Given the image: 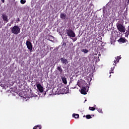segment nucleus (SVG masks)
<instances>
[{
	"mask_svg": "<svg viewBox=\"0 0 129 129\" xmlns=\"http://www.w3.org/2000/svg\"><path fill=\"white\" fill-rule=\"evenodd\" d=\"M11 29L12 34H14V35H18L21 33V29L18 26H14Z\"/></svg>",
	"mask_w": 129,
	"mask_h": 129,
	"instance_id": "nucleus-2",
	"label": "nucleus"
},
{
	"mask_svg": "<svg viewBox=\"0 0 129 129\" xmlns=\"http://www.w3.org/2000/svg\"><path fill=\"white\" fill-rule=\"evenodd\" d=\"M117 29H118V31L120 32H122L123 33L125 32V29L124 28V27H123V26L120 24L117 25Z\"/></svg>",
	"mask_w": 129,
	"mask_h": 129,
	"instance_id": "nucleus-4",
	"label": "nucleus"
},
{
	"mask_svg": "<svg viewBox=\"0 0 129 129\" xmlns=\"http://www.w3.org/2000/svg\"><path fill=\"white\" fill-rule=\"evenodd\" d=\"M26 46L29 51H32V50H33V45L31 42L29 41H26Z\"/></svg>",
	"mask_w": 129,
	"mask_h": 129,
	"instance_id": "nucleus-5",
	"label": "nucleus"
},
{
	"mask_svg": "<svg viewBox=\"0 0 129 129\" xmlns=\"http://www.w3.org/2000/svg\"><path fill=\"white\" fill-rule=\"evenodd\" d=\"M110 76H111V75H110Z\"/></svg>",
	"mask_w": 129,
	"mask_h": 129,
	"instance_id": "nucleus-31",
	"label": "nucleus"
},
{
	"mask_svg": "<svg viewBox=\"0 0 129 129\" xmlns=\"http://www.w3.org/2000/svg\"><path fill=\"white\" fill-rule=\"evenodd\" d=\"M26 0H21L20 3L22 5H24V4H26Z\"/></svg>",
	"mask_w": 129,
	"mask_h": 129,
	"instance_id": "nucleus-20",
	"label": "nucleus"
},
{
	"mask_svg": "<svg viewBox=\"0 0 129 129\" xmlns=\"http://www.w3.org/2000/svg\"><path fill=\"white\" fill-rule=\"evenodd\" d=\"M67 16L65 13H61L60 15V19H62V20H65L66 19Z\"/></svg>",
	"mask_w": 129,
	"mask_h": 129,
	"instance_id": "nucleus-10",
	"label": "nucleus"
},
{
	"mask_svg": "<svg viewBox=\"0 0 129 129\" xmlns=\"http://www.w3.org/2000/svg\"><path fill=\"white\" fill-rule=\"evenodd\" d=\"M2 18L4 22H6V23H8L9 22V20L8 19V15L6 14H3Z\"/></svg>",
	"mask_w": 129,
	"mask_h": 129,
	"instance_id": "nucleus-9",
	"label": "nucleus"
},
{
	"mask_svg": "<svg viewBox=\"0 0 129 129\" xmlns=\"http://www.w3.org/2000/svg\"><path fill=\"white\" fill-rule=\"evenodd\" d=\"M87 101L86 100H85V101Z\"/></svg>",
	"mask_w": 129,
	"mask_h": 129,
	"instance_id": "nucleus-30",
	"label": "nucleus"
},
{
	"mask_svg": "<svg viewBox=\"0 0 129 129\" xmlns=\"http://www.w3.org/2000/svg\"><path fill=\"white\" fill-rule=\"evenodd\" d=\"M68 90H67V88L64 87L62 89V94L64 93H67Z\"/></svg>",
	"mask_w": 129,
	"mask_h": 129,
	"instance_id": "nucleus-14",
	"label": "nucleus"
},
{
	"mask_svg": "<svg viewBox=\"0 0 129 129\" xmlns=\"http://www.w3.org/2000/svg\"><path fill=\"white\" fill-rule=\"evenodd\" d=\"M61 80L64 84H67V79H66V77L64 76L61 77Z\"/></svg>",
	"mask_w": 129,
	"mask_h": 129,
	"instance_id": "nucleus-12",
	"label": "nucleus"
},
{
	"mask_svg": "<svg viewBox=\"0 0 129 129\" xmlns=\"http://www.w3.org/2000/svg\"><path fill=\"white\" fill-rule=\"evenodd\" d=\"M41 128H42V127L41 126V125H37L36 126H35L33 127V129H41Z\"/></svg>",
	"mask_w": 129,
	"mask_h": 129,
	"instance_id": "nucleus-16",
	"label": "nucleus"
},
{
	"mask_svg": "<svg viewBox=\"0 0 129 129\" xmlns=\"http://www.w3.org/2000/svg\"><path fill=\"white\" fill-rule=\"evenodd\" d=\"M126 41V39L123 38H120V39H118V42L119 43H125Z\"/></svg>",
	"mask_w": 129,
	"mask_h": 129,
	"instance_id": "nucleus-11",
	"label": "nucleus"
},
{
	"mask_svg": "<svg viewBox=\"0 0 129 129\" xmlns=\"http://www.w3.org/2000/svg\"><path fill=\"white\" fill-rule=\"evenodd\" d=\"M2 3H5V0H1Z\"/></svg>",
	"mask_w": 129,
	"mask_h": 129,
	"instance_id": "nucleus-28",
	"label": "nucleus"
},
{
	"mask_svg": "<svg viewBox=\"0 0 129 129\" xmlns=\"http://www.w3.org/2000/svg\"><path fill=\"white\" fill-rule=\"evenodd\" d=\"M81 51L82 52H83L84 53H88V52H89V50H88V49H87L86 48H84V49H82L81 50Z\"/></svg>",
	"mask_w": 129,
	"mask_h": 129,
	"instance_id": "nucleus-15",
	"label": "nucleus"
},
{
	"mask_svg": "<svg viewBox=\"0 0 129 129\" xmlns=\"http://www.w3.org/2000/svg\"><path fill=\"white\" fill-rule=\"evenodd\" d=\"M115 67V66H114L113 68H111V71H110V73H109L110 74H111V73H113V72H112V71H113V70H114Z\"/></svg>",
	"mask_w": 129,
	"mask_h": 129,
	"instance_id": "nucleus-19",
	"label": "nucleus"
},
{
	"mask_svg": "<svg viewBox=\"0 0 129 129\" xmlns=\"http://www.w3.org/2000/svg\"><path fill=\"white\" fill-rule=\"evenodd\" d=\"M121 58V57H120V56H118L115 57V60L114 61V63H113V66H116V62H119V60H120V59Z\"/></svg>",
	"mask_w": 129,
	"mask_h": 129,
	"instance_id": "nucleus-7",
	"label": "nucleus"
},
{
	"mask_svg": "<svg viewBox=\"0 0 129 129\" xmlns=\"http://www.w3.org/2000/svg\"><path fill=\"white\" fill-rule=\"evenodd\" d=\"M82 83H83V85H82V89H81V93L85 95L86 94H87L86 90L87 88H89V87L87 86V83H86V82H85V81H82Z\"/></svg>",
	"mask_w": 129,
	"mask_h": 129,
	"instance_id": "nucleus-1",
	"label": "nucleus"
},
{
	"mask_svg": "<svg viewBox=\"0 0 129 129\" xmlns=\"http://www.w3.org/2000/svg\"><path fill=\"white\" fill-rule=\"evenodd\" d=\"M36 87H37V89H38V90L40 92V93H42V92H43V87H42V85H41V84H38L36 85Z\"/></svg>",
	"mask_w": 129,
	"mask_h": 129,
	"instance_id": "nucleus-8",
	"label": "nucleus"
},
{
	"mask_svg": "<svg viewBox=\"0 0 129 129\" xmlns=\"http://www.w3.org/2000/svg\"><path fill=\"white\" fill-rule=\"evenodd\" d=\"M54 39V37L53 36H50L49 37H48V39Z\"/></svg>",
	"mask_w": 129,
	"mask_h": 129,
	"instance_id": "nucleus-24",
	"label": "nucleus"
},
{
	"mask_svg": "<svg viewBox=\"0 0 129 129\" xmlns=\"http://www.w3.org/2000/svg\"><path fill=\"white\" fill-rule=\"evenodd\" d=\"M67 34L69 37H72V38H74L75 37V36H76L75 33H74L71 29H68L67 30Z\"/></svg>",
	"mask_w": 129,
	"mask_h": 129,
	"instance_id": "nucleus-3",
	"label": "nucleus"
},
{
	"mask_svg": "<svg viewBox=\"0 0 129 129\" xmlns=\"http://www.w3.org/2000/svg\"><path fill=\"white\" fill-rule=\"evenodd\" d=\"M34 96H35V94L31 95V97H34Z\"/></svg>",
	"mask_w": 129,
	"mask_h": 129,
	"instance_id": "nucleus-27",
	"label": "nucleus"
},
{
	"mask_svg": "<svg viewBox=\"0 0 129 129\" xmlns=\"http://www.w3.org/2000/svg\"><path fill=\"white\" fill-rule=\"evenodd\" d=\"M99 38H100L101 40L102 39V37H101V36H100Z\"/></svg>",
	"mask_w": 129,
	"mask_h": 129,
	"instance_id": "nucleus-29",
	"label": "nucleus"
},
{
	"mask_svg": "<svg viewBox=\"0 0 129 129\" xmlns=\"http://www.w3.org/2000/svg\"><path fill=\"white\" fill-rule=\"evenodd\" d=\"M60 60L62 64H64V65L68 64V59L65 58V57H61L60 58Z\"/></svg>",
	"mask_w": 129,
	"mask_h": 129,
	"instance_id": "nucleus-6",
	"label": "nucleus"
},
{
	"mask_svg": "<svg viewBox=\"0 0 129 129\" xmlns=\"http://www.w3.org/2000/svg\"><path fill=\"white\" fill-rule=\"evenodd\" d=\"M57 70L59 72L60 74H61L63 72V70L61 67H57Z\"/></svg>",
	"mask_w": 129,
	"mask_h": 129,
	"instance_id": "nucleus-13",
	"label": "nucleus"
},
{
	"mask_svg": "<svg viewBox=\"0 0 129 129\" xmlns=\"http://www.w3.org/2000/svg\"><path fill=\"white\" fill-rule=\"evenodd\" d=\"M98 112H100V113H102V109H100V108H99V109H98Z\"/></svg>",
	"mask_w": 129,
	"mask_h": 129,
	"instance_id": "nucleus-22",
	"label": "nucleus"
},
{
	"mask_svg": "<svg viewBox=\"0 0 129 129\" xmlns=\"http://www.w3.org/2000/svg\"><path fill=\"white\" fill-rule=\"evenodd\" d=\"M86 118L87 119H89L91 118V115H86Z\"/></svg>",
	"mask_w": 129,
	"mask_h": 129,
	"instance_id": "nucleus-21",
	"label": "nucleus"
},
{
	"mask_svg": "<svg viewBox=\"0 0 129 129\" xmlns=\"http://www.w3.org/2000/svg\"><path fill=\"white\" fill-rule=\"evenodd\" d=\"M20 18H18L17 20H16L17 23H19L20 22Z\"/></svg>",
	"mask_w": 129,
	"mask_h": 129,
	"instance_id": "nucleus-25",
	"label": "nucleus"
},
{
	"mask_svg": "<svg viewBox=\"0 0 129 129\" xmlns=\"http://www.w3.org/2000/svg\"><path fill=\"white\" fill-rule=\"evenodd\" d=\"M73 117H75V118H78L79 117V114H73Z\"/></svg>",
	"mask_w": 129,
	"mask_h": 129,
	"instance_id": "nucleus-17",
	"label": "nucleus"
},
{
	"mask_svg": "<svg viewBox=\"0 0 129 129\" xmlns=\"http://www.w3.org/2000/svg\"><path fill=\"white\" fill-rule=\"evenodd\" d=\"M89 109L92 111H94L95 110V108H94V107H89Z\"/></svg>",
	"mask_w": 129,
	"mask_h": 129,
	"instance_id": "nucleus-18",
	"label": "nucleus"
},
{
	"mask_svg": "<svg viewBox=\"0 0 129 129\" xmlns=\"http://www.w3.org/2000/svg\"><path fill=\"white\" fill-rule=\"evenodd\" d=\"M66 42H63V43H62V46H63L64 47H66Z\"/></svg>",
	"mask_w": 129,
	"mask_h": 129,
	"instance_id": "nucleus-23",
	"label": "nucleus"
},
{
	"mask_svg": "<svg viewBox=\"0 0 129 129\" xmlns=\"http://www.w3.org/2000/svg\"><path fill=\"white\" fill-rule=\"evenodd\" d=\"M125 34V37H126V36H128V35H129V31L128 32V33L126 32Z\"/></svg>",
	"mask_w": 129,
	"mask_h": 129,
	"instance_id": "nucleus-26",
	"label": "nucleus"
}]
</instances>
